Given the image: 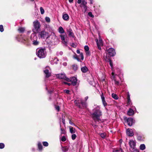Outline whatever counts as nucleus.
Here are the masks:
<instances>
[{"mask_svg": "<svg viewBox=\"0 0 152 152\" xmlns=\"http://www.w3.org/2000/svg\"><path fill=\"white\" fill-rule=\"evenodd\" d=\"M62 18L64 20L68 21L69 20V17L67 14L64 13L62 15Z\"/></svg>", "mask_w": 152, "mask_h": 152, "instance_id": "f3484780", "label": "nucleus"}, {"mask_svg": "<svg viewBox=\"0 0 152 152\" xmlns=\"http://www.w3.org/2000/svg\"><path fill=\"white\" fill-rule=\"evenodd\" d=\"M81 69L82 72L84 73L86 72L88 70V68L85 66L81 67Z\"/></svg>", "mask_w": 152, "mask_h": 152, "instance_id": "4be33fe9", "label": "nucleus"}, {"mask_svg": "<svg viewBox=\"0 0 152 152\" xmlns=\"http://www.w3.org/2000/svg\"><path fill=\"white\" fill-rule=\"evenodd\" d=\"M61 140L63 142H64L66 140V138L64 136H63L62 137Z\"/></svg>", "mask_w": 152, "mask_h": 152, "instance_id": "49530a36", "label": "nucleus"}, {"mask_svg": "<svg viewBox=\"0 0 152 152\" xmlns=\"http://www.w3.org/2000/svg\"><path fill=\"white\" fill-rule=\"evenodd\" d=\"M101 80L102 82H105V79L104 78H102Z\"/></svg>", "mask_w": 152, "mask_h": 152, "instance_id": "13d9d810", "label": "nucleus"}, {"mask_svg": "<svg viewBox=\"0 0 152 152\" xmlns=\"http://www.w3.org/2000/svg\"><path fill=\"white\" fill-rule=\"evenodd\" d=\"M56 76L57 77L60 78L64 79L67 81H69L70 79L67 78L64 73H60L56 75Z\"/></svg>", "mask_w": 152, "mask_h": 152, "instance_id": "6e6552de", "label": "nucleus"}, {"mask_svg": "<svg viewBox=\"0 0 152 152\" xmlns=\"http://www.w3.org/2000/svg\"><path fill=\"white\" fill-rule=\"evenodd\" d=\"M92 126L95 128H96L97 127V125H96L92 124Z\"/></svg>", "mask_w": 152, "mask_h": 152, "instance_id": "680f3d73", "label": "nucleus"}, {"mask_svg": "<svg viewBox=\"0 0 152 152\" xmlns=\"http://www.w3.org/2000/svg\"><path fill=\"white\" fill-rule=\"evenodd\" d=\"M69 123L72 125H75L72 122V121L70 120H69Z\"/></svg>", "mask_w": 152, "mask_h": 152, "instance_id": "4d7b16f0", "label": "nucleus"}, {"mask_svg": "<svg viewBox=\"0 0 152 152\" xmlns=\"http://www.w3.org/2000/svg\"><path fill=\"white\" fill-rule=\"evenodd\" d=\"M76 52H77V53H78V54L80 53V51L79 50H77Z\"/></svg>", "mask_w": 152, "mask_h": 152, "instance_id": "0e129e2a", "label": "nucleus"}, {"mask_svg": "<svg viewBox=\"0 0 152 152\" xmlns=\"http://www.w3.org/2000/svg\"><path fill=\"white\" fill-rule=\"evenodd\" d=\"M127 105H129L130 106L132 104V102L131 101V99H130L129 100H127Z\"/></svg>", "mask_w": 152, "mask_h": 152, "instance_id": "79ce46f5", "label": "nucleus"}, {"mask_svg": "<svg viewBox=\"0 0 152 152\" xmlns=\"http://www.w3.org/2000/svg\"><path fill=\"white\" fill-rule=\"evenodd\" d=\"M101 137L102 138H104L106 136V134L105 133H100L99 134Z\"/></svg>", "mask_w": 152, "mask_h": 152, "instance_id": "473e14b6", "label": "nucleus"}, {"mask_svg": "<svg viewBox=\"0 0 152 152\" xmlns=\"http://www.w3.org/2000/svg\"><path fill=\"white\" fill-rule=\"evenodd\" d=\"M87 4V3H83V4L82 5V7H83V9L85 10V11H86L87 10V7L86 5V4Z\"/></svg>", "mask_w": 152, "mask_h": 152, "instance_id": "7c9ffc66", "label": "nucleus"}, {"mask_svg": "<svg viewBox=\"0 0 152 152\" xmlns=\"http://www.w3.org/2000/svg\"><path fill=\"white\" fill-rule=\"evenodd\" d=\"M73 0H69V2L70 3L73 2Z\"/></svg>", "mask_w": 152, "mask_h": 152, "instance_id": "338daca9", "label": "nucleus"}, {"mask_svg": "<svg viewBox=\"0 0 152 152\" xmlns=\"http://www.w3.org/2000/svg\"><path fill=\"white\" fill-rule=\"evenodd\" d=\"M77 2L79 4H80V7H81L83 3L87 2L85 0H77Z\"/></svg>", "mask_w": 152, "mask_h": 152, "instance_id": "393cba45", "label": "nucleus"}, {"mask_svg": "<svg viewBox=\"0 0 152 152\" xmlns=\"http://www.w3.org/2000/svg\"><path fill=\"white\" fill-rule=\"evenodd\" d=\"M63 65L64 66H66L67 65V63L66 62H64L63 63Z\"/></svg>", "mask_w": 152, "mask_h": 152, "instance_id": "69168bd1", "label": "nucleus"}, {"mask_svg": "<svg viewBox=\"0 0 152 152\" xmlns=\"http://www.w3.org/2000/svg\"><path fill=\"white\" fill-rule=\"evenodd\" d=\"M127 114L129 116L133 115L134 114V111L132 109L129 108L127 112Z\"/></svg>", "mask_w": 152, "mask_h": 152, "instance_id": "5701e85b", "label": "nucleus"}, {"mask_svg": "<svg viewBox=\"0 0 152 152\" xmlns=\"http://www.w3.org/2000/svg\"><path fill=\"white\" fill-rule=\"evenodd\" d=\"M93 111V112L91 114V117L95 122H99L101 121L100 117L102 115V112L100 110L99 107L97 106Z\"/></svg>", "mask_w": 152, "mask_h": 152, "instance_id": "f257e3e1", "label": "nucleus"}, {"mask_svg": "<svg viewBox=\"0 0 152 152\" xmlns=\"http://www.w3.org/2000/svg\"><path fill=\"white\" fill-rule=\"evenodd\" d=\"M112 96L115 99H118V97L117 95L114 93H113L112 94Z\"/></svg>", "mask_w": 152, "mask_h": 152, "instance_id": "c85d7f7f", "label": "nucleus"}, {"mask_svg": "<svg viewBox=\"0 0 152 152\" xmlns=\"http://www.w3.org/2000/svg\"><path fill=\"white\" fill-rule=\"evenodd\" d=\"M61 134H64V129H62V128H61Z\"/></svg>", "mask_w": 152, "mask_h": 152, "instance_id": "6e6d98bb", "label": "nucleus"}, {"mask_svg": "<svg viewBox=\"0 0 152 152\" xmlns=\"http://www.w3.org/2000/svg\"><path fill=\"white\" fill-rule=\"evenodd\" d=\"M90 1V4H92L93 3L94 0H89Z\"/></svg>", "mask_w": 152, "mask_h": 152, "instance_id": "e2e57ef3", "label": "nucleus"}, {"mask_svg": "<svg viewBox=\"0 0 152 152\" xmlns=\"http://www.w3.org/2000/svg\"><path fill=\"white\" fill-rule=\"evenodd\" d=\"M34 28L32 29L34 33H37L39 31L40 25V23L37 20H35L33 23Z\"/></svg>", "mask_w": 152, "mask_h": 152, "instance_id": "423d86ee", "label": "nucleus"}, {"mask_svg": "<svg viewBox=\"0 0 152 152\" xmlns=\"http://www.w3.org/2000/svg\"><path fill=\"white\" fill-rule=\"evenodd\" d=\"M36 33L34 32L32 34L30 37V39L32 42V44L34 45H37L39 43V41L37 40V37Z\"/></svg>", "mask_w": 152, "mask_h": 152, "instance_id": "39448f33", "label": "nucleus"}, {"mask_svg": "<svg viewBox=\"0 0 152 152\" xmlns=\"http://www.w3.org/2000/svg\"><path fill=\"white\" fill-rule=\"evenodd\" d=\"M45 20L48 22H49L50 21V19L48 17H46L45 18Z\"/></svg>", "mask_w": 152, "mask_h": 152, "instance_id": "a18cd8bd", "label": "nucleus"}, {"mask_svg": "<svg viewBox=\"0 0 152 152\" xmlns=\"http://www.w3.org/2000/svg\"><path fill=\"white\" fill-rule=\"evenodd\" d=\"M127 100H129L130 99V95L129 92H128L127 94Z\"/></svg>", "mask_w": 152, "mask_h": 152, "instance_id": "5fc2aeb1", "label": "nucleus"}, {"mask_svg": "<svg viewBox=\"0 0 152 152\" xmlns=\"http://www.w3.org/2000/svg\"><path fill=\"white\" fill-rule=\"evenodd\" d=\"M68 148L67 146L62 147V150L64 152L67 151L68 150Z\"/></svg>", "mask_w": 152, "mask_h": 152, "instance_id": "cd10ccee", "label": "nucleus"}, {"mask_svg": "<svg viewBox=\"0 0 152 152\" xmlns=\"http://www.w3.org/2000/svg\"><path fill=\"white\" fill-rule=\"evenodd\" d=\"M129 144L130 147L132 149H134L136 146V142L135 140H130Z\"/></svg>", "mask_w": 152, "mask_h": 152, "instance_id": "f8f14e48", "label": "nucleus"}, {"mask_svg": "<svg viewBox=\"0 0 152 152\" xmlns=\"http://www.w3.org/2000/svg\"><path fill=\"white\" fill-rule=\"evenodd\" d=\"M72 68L74 70H76L78 69L77 65V64H73L72 66Z\"/></svg>", "mask_w": 152, "mask_h": 152, "instance_id": "72a5a7b5", "label": "nucleus"}, {"mask_svg": "<svg viewBox=\"0 0 152 152\" xmlns=\"http://www.w3.org/2000/svg\"><path fill=\"white\" fill-rule=\"evenodd\" d=\"M38 147L39 149V150H41L42 149V145L40 142H39L38 143Z\"/></svg>", "mask_w": 152, "mask_h": 152, "instance_id": "2f4dec72", "label": "nucleus"}, {"mask_svg": "<svg viewBox=\"0 0 152 152\" xmlns=\"http://www.w3.org/2000/svg\"><path fill=\"white\" fill-rule=\"evenodd\" d=\"M50 69L48 66H47L45 69L44 71L46 77L48 78L51 75Z\"/></svg>", "mask_w": 152, "mask_h": 152, "instance_id": "1a4fd4ad", "label": "nucleus"}, {"mask_svg": "<svg viewBox=\"0 0 152 152\" xmlns=\"http://www.w3.org/2000/svg\"><path fill=\"white\" fill-rule=\"evenodd\" d=\"M108 60H109V62L110 65V66H111L112 69H113V62H112V61H111V60L110 59H108Z\"/></svg>", "mask_w": 152, "mask_h": 152, "instance_id": "e433bc0d", "label": "nucleus"}, {"mask_svg": "<svg viewBox=\"0 0 152 152\" xmlns=\"http://www.w3.org/2000/svg\"><path fill=\"white\" fill-rule=\"evenodd\" d=\"M137 138V139L140 141L143 140L144 139V138L140 135L138 136Z\"/></svg>", "mask_w": 152, "mask_h": 152, "instance_id": "f704fd0d", "label": "nucleus"}, {"mask_svg": "<svg viewBox=\"0 0 152 152\" xmlns=\"http://www.w3.org/2000/svg\"><path fill=\"white\" fill-rule=\"evenodd\" d=\"M140 149L141 150H143L145 148V146L144 144H141L140 147Z\"/></svg>", "mask_w": 152, "mask_h": 152, "instance_id": "c756f323", "label": "nucleus"}, {"mask_svg": "<svg viewBox=\"0 0 152 152\" xmlns=\"http://www.w3.org/2000/svg\"><path fill=\"white\" fill-rule=\"evenodd\" d=\"M62 122L63 123V124H65V119H64L63 118L62 119Z\"/></svg>", "mask_w": 152, "mask_h": 152, "instance_id": "bf43d9fd", "label": "nucleus"}, {"mask_svg": "<svg viewBox=\"0 0 152 152\" xmlns=\"http://www.w3.org/2000/svg\"><path fill=\"white\" fill-rule=\"evenodd\" d=\"M113 152H124V151L122 149H119L115 150L114 151H113Z\"/></svg>", "mask_w": 152, "mask_h": 152, "instance_id": "58836bf2", "label": "nucleus"}, {"mask_svg": "<svg viewBox=\"0 0 152 152\" xmlns=\"http://www.w3.org/2000/svg\"><path fill=\"white\" fill-rule=\"evenodd\" d=\"M58 32L61 34H63L64 32V31L63 28L61 26H60L58 28Z\"/></svg>", "mask_w": 152, "mask_h": 152, "instance_id": "b1692460", "label": "nucleus"}, {"mask_svg": "<svg viewBox=\"0 0 152 152\" xmlns=\"http://www.w3.org/2000/svg\"><path fill=\"white\" fill-rule=\"evenodd\" d=\"M101 98L102 100V102L104 106V107H106L107 106V104L105 101V98L103 95V93H102L101 95Z\"/></svg>", "mask_w": 152, "mask_h": 152, "instance_id": "a211bd4d", "label": "nucleus"}, {"mask_svg": "<svg viewBox=\"0 0 152 152\" xmlns=\"http://www.w3.org/2000/svg\"><path fill=\"white\" fill-rule=\"evenodd\" d=\"M63 83L65 84H67L69 86L70 85V83H67V82H63Z\"/></svg>", "mask_w": 152, "mask_h": 152, "instance_id": "052dcab7", "label": "nucleus"}, {"mask_svg": "<svg viewBox=\"0 0 152 152\" xmlns=\"http://www.w3.org/2000/svg\"><path fill=\"white\" fill-rule=\"evenodd\" d=\"M88 99V97L87 96L85 98V101H84L83 100L80 99V100H76L75 101V103L77 106L80 108H86L87 106V103L86 101Z\"/></svg>", "mask_w": 152, "mask_h": 152, "instance_id": "f03ea898", "label": "nucleus"}, {"mask_svg": "<svg viewBox=\"0 0 152 152\" xmlns=\"http://www.w3.org/2000/svg\"><path fill=\"white\" fill-rule=\"evenodd\" d=\"M71 45L72 47H73L74 48H75L76 47V45H75V44L74 43H72L71 44Z\"/></svg>", "mask_w": 152, "mask_h": 152, "instance_id": "864d4df0", "label": "nucleus"}, {"mask_svg": "<svg viewBox=\"0 0 152 152\" xmlns=\"http://www.w3.org/2000/svg\"><path fill=\"white\" fill-rule=\"evenodd\" d=\"M127 122L129 126H132L134 123V120L131 118H129L127 119Z\"/></svg>", "mask_w": 152, "mask_h": 152, "instance_id": "ddd939ff", "label": "nucleus"}, {"mask_svg": "<svg viewBox=\"0 0 152 152\" xmlns=\"http://www.w3.org/2000/svg\"><path fill=\"white\" fill-rule=\"evenodd\" d=\"M40 11L41 14H43L45 12V11L42 7H40Z\"/></svg>", "mask_w": 152, "mask_h": 152, "instance_id": "4c0bfd02", "label": "nucleus"}, {"mask_svg": "<svg viewBox=\"0 0 152 152\" xmlns=\"http://www.w3.org/2000/svg\"><path fill=\"white\" fill-rule=\"evenodd\" d=\"M55 109L57 110L58 111L60 110L59 107L58 106H56L55 107Z\"/></svg>", "mask_w": 152, "mask_h": 152, "instance_id": "3c124183", "label": "nucleus"}, {"mask_svg": "<svg viewBox=\"0 0 152 152\" xmlns=\"http://www.w3.org/2000/svg\"><path fill=\"white\" fill-rule=\"evenodd\" d=\"M111 78L112 80L114 81V84L116 87L121 85L120 81L118 80V78H120L118 76V73L116 74L115 72H113Z\"/></svg>", "mask_w": 152, "mask_h": 152, "instance_id": "7ed1b4c3", "label": "nucleus"}, {"mask_svg": "<svg viewBox=\"0 0 152 152\" xmlns=\"http://www.w3.org/2000/svg\"><path fill=\"white\" fill-rule=\"evenodd\" d=\"M39 35L41 38L43 39L46 38H47L49 37L48 33L45 31H42L40 32L39 33Z\"/></svg>", "mask_w": 152, "mask_h": 152, "instance_id": "0eeeda50", "label": "nucleus"}, {"mask_svg": "<svg viewBox=\"0 0 152 152\" xmlns=\"http://www.w3.org/2000/svg\"><path fill=\"white\" fill-rule=\"evenodd\" d=\"M4 145L3 143H0V148L2 149L4 148Z\"/></svg>", "mask_w": 152, "mask_h": 152, "instance_id": "37998d69", "label": "nucleus"}, {"mask_svg": "<svg viewBox=\"0 0 152 152\" xmlns=\"http://www.w3.org/2000/svg\"><path fill=\"white\" fill-rule=\"evenodd\" d=\"M99 41L97 39L96 40L97 46H102L103 45V43L101 37L99 36Z\"/></svg>", "mask_w": 152, "mask_h": 152, "instance_id": "dca6fc26", "label": "nucleus"}, {"mask_svg": "<svg viewBox=\"0 0 152 152\" xmlns=\"http://www.w3.org/2000/svg\"><path fill=\"white\" fill-rule=\"evenodd\" d=\"M70 132L72 134H74L76 130L71 126L69 127Z\"/></svg>", "mask_w": 152, "mask_h": 152, "instance_id": "a878e982", "label": "nucleus"}, {"mask_svg": "<svg viewBox=\"0 0 152 152\" xmlns=\"http://www.w3.org/2000/svg\"><path fill=\"white\" fill-rule=\"evenodd\" d=\"M77 137V136L75 134H73L72 135V139L73 140H75Z\"/></svg>", "mask_w": 152, "mask_h": 152, "instance_id": "ea45409f", "label": "nucleus"}, {"mask_svg": "<svg viewBox=\"0 0 152 152\" xmlns=\"http://www.w3.org/2000/svg\"><path fill=\"white\" fill-rule=\"evenodd\" d=\"M84 50L86 52V54L87 56H90V52L89 51V48L87 45H86L84 47Z\"/></svg>", "mask_w": 152, "mask_h": 152, "instance_id": "6ab92c4d", "label": "nucleus"}, {"mask_svg": "<svg viewBox=\"0 0 152 152\" xmlns=\"http://www.w3.org/2000/svg\"><path fill=\"white\" fill-rule=\"evenodd\" d=\"M62 42L66 46H67V41L65 39L66 38L67 36L66 34L65 35L61 34L60 35Z\"/></svg>", "mask_w": 152, "mask_h": 152, "instance_id": "9b49d317", "label": "nucleus"}, {"mask_svg": "<svg viewBox=\"0 0 152 152\" xmlns=\"http://www.w3.org/2000/svg\"><path fill=\"white\" fill-rule=\"evenodd\" d=\"M127 134L129 136H132L134 135V133L131 129H128L126 130Z\"/></svg>", "mask_w": 152, "mask_h": 152, "instance_id": "2eb2a0df", "label": "nucleus"}, {"mask_svg": "<svg viewBox=\"0 0 152 152\" xmlns=\"http://www.w3.org/2000/svg\"><path fill=\"white\" fill-rule=\"evenodd\" d=\"M98 47V48L100 50L101 49V48L100 47L101 46H97Z\"/></svg>", "mask_w": 152, "mask_h": 152, "instance_id": "774afa93", "label": "nucleus"}, {"mask_svg": "<svg viewBox=\"0 0 152 152\" xmlns=\"http://www.w3.org/2000/svg\"><path fill=\"white\" fill-rule=\"evenodd\" d=\"M52 38L53 39V42H54V43L56 44L58 43L59 41L58 37L55 35H53L52 36Z\"/></svg>", "mask_w": 152, "mask_h": 152, "instance_id": "aec40b11", "label": "nucleus"}, {"mask_svg": "<svg viewBox=\"0 0 152 152\" xmlns=\"http://www.w3.org/2000/svg\"><path fill=\"white\" fill-rule=\"evenodd\" d=\"M63 54V52L61 51H58L56 53V55L57 56H61Z\"/></svg>", "mask_w": 152, "mask_h": 152, "instance_id": "c9c22d12", "label": "nucleus"}, {"mask_svg": "<svg viewBox=\"0 0 152 152\" xmlns=\"http://www.w3.org/2000/svg\"><path fill=\"white\" fill-rule=\"evenodd\" d=\"M25 30V28L23 27H19L18 29V31L20 33H23Z\"/></svg>", "mask_w": 152, "mask_h": 152, "instance_id": "bb28decb", "label": "nucleus"}, {"mask_svg": "<svg viewBox=\"0 0 152 152\" xmlns=\"http://www.w3.org/2000/svg\"><path fill=\"white\" fill-rule=\"evenodd\" d=\"M88 15L90 16L92 18H94V15H92V13L91 12H89L88 13Z\"/></svg>", "mask_w": 152, "mask_h": 152, "instance_id": "de8ad7c7", "label": "nucleus"}, {"mask_svg": "<svg viewBox=\"0 0 152 152\" xmlns=\"http://www.w3.org/2000/svg\"><path fill=\"white\" fill-rule=\"evenodd\" d=\"M70 80L69 81H70L71 82V83L73 86H75L77 84V79L76 77H72L71 78V79H70Z\"/></svg>", "mask_w": 152, "mask_h": 152, "instance_id": "4468645a", "label": "nucleus"}, {"mask_svg": "<svg viewBox=\"0 0 152 152\" xmlns=\"http://www.w3.org/2000/svg\"><path fill=\"white\" fill-rule=\"evenodd\" d=\"M107 51L109 56L110 57L113 56L116 54L115 49L112 48H109L107 50Z\"/></svg>", "mask_w": 152, "mask_h": 152, "instance_id": "9d476101", "label": "nucleus"}, {"mask_svg": "<svg viewBox=\"0 0 152 152\" xmlns=\"http://www.w3.org/2000/svg\"><path fill=\"white\" fill-rule=\"evenodd\" d=\"M69 90H64V92H65V93H66L67 94H69Z\"/></svg>", "mask_w": 152, "mask_h": 152, "instance_id": "603ef678", "label": "nucleus"}, {"mask_svg": "<svg viewBox=\"0 0 152 152\" xmlns=\"http://www.w3.org/2000/svg\"><path fill=\"white\" fill-rule=\"evenodd\" d=\"M0 31L1 32H3L4 31L3 27L2 25H0Z\"/></svg>", "mask_w": 152, "mask_h": 152, "instance_id": "c03bdc74", "label": "nucleus"}, {"mask_svg": "<svg viewBox=\"0 0 152 152\" xmlns=\"http://www.w3.org/2000/svg\"><path fill=\"white\" fill-rule=\"evenodd\" d=\"M36 54L40 58H43L46 56V53L45 48H39L37 49Z\"/></svg>", "mask_w": 152, "mask_h": 152, "instance_id": "20e7f679", "label": "nucleus"}, {"mask_svg": "<svg viewBox=\"0 0 152 152\" xmlns=\"http://www.w3.org/2000/svg\"><path fill=\"white\" fill-rule=\"evenodd\" d=\"M67 31L68 34L69 36V37H74V34L72 32V30L71 28L67 29Z\"/></svg>", "mask_w": 152, "mask_h": 152, "instance_id": "412c9836", "label": "nucleus"}, {"mask_svg": "<svg viewBox=\"0 0 152 152\" xmlns=\"http://www.w3.org/2000/svg\"><path fill=\"white\" fill-rule=\"evenodd\" d=\"M42 144L43 145L45 146H48V143L47 142H43Z\"/></svg>", "mask_w": 152, "mask_h": 152, "instance_id": "a19ab883", "label": "nucleus"}, {"mask_svg": "<svg viewBox=\"0 0 152 152\" xmlns=\"http://www.w3.org/2000/svg\"><path fill=\"white\" fill-rule=\"evenodd\" d=\"M74 57L75 59H77L78 61H80L79 58H78V56L77 55H75L74 56Z\"/></svg>", "mask_w": 152, "mask_h": 152, "instance_id": "8fccbe9b", "label": "nucleus"}, {"mask_svg": "<svg viewBox=\"0 0 152 152\" xmlns=\"http://www.w3.org/2000/svg\"><path fill=\"white\" fill-rule=\"evenodd\" d=\"M80 57L81 59L82 60H83L84 59L83 56V54L82 53H80Z\"/></svg>", "mask_w": 152, "mask_h": 152, "instance_id": "09e8293b", "label": "nucleus"}]
</instances>
